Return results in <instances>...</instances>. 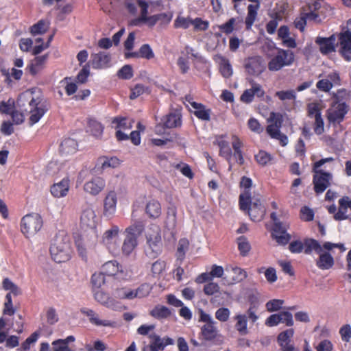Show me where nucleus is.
Wrapping results in <instances>:
<instances>
[{
    "instance_id": "37",
    "label": "nucleus",
    "mask_w": 351,
    "mask_h": 351,
    "mask_svg": "<svg viewBox=\"0 0 351 351\" xmlns=\"http://www.w3.org/2000/svg\"><path fill=\"white\" fill-rule=\"evenodd\" d=\"M242 20L239 18H231L226 23L219 25V29L226 34H231L234 29V26L241 23Z\"/></svg>"
},
{
    "instance_id": "46",
    "label": "nucleus",
    "mask_w": 351,
    "mask_h": 351,
    "mask_svg": "<svg viewBox=\"0 0 351 351\" xmlns=\"http://www.w3.org/2000/svg\"><path fill=\"white\" fill-rule=\"evenodd\" d=\"M255 159L260 165L265 166L272 160L273 157L267 152L261 150L255 155Z\"/></svg>"
},
{
    "instance_id": "20",
    "label": "nucleus",
    "mask_w": 351,
    "mask_h": 351,
    "mask_svg": "<svg viewBox=\"0 0 351 351\" xmlns=\"http://www.w3.org/2000/svg\"><path fill=\"white\" fill-rule=\"evenodd\" d=\"M226 270L232 275L230 279H228V277L224 278L230 284L241 282L247 276V272L244 269L237 266L228 265L226 267Z\"/></svg>"
},
{
    "instance_id": "26",
    "label": "nucleus",
    "mask_w": 351,
    "mask_h": 351,
    "mask_svg": "<svg viewBox=\"0 0 351 351\" xmlns=\"http://www.w3.org/2000/svg\"><path fill=\"white\" fill-rule=\"evenodd\" d=\"M215 60L219 64V71L224 77L228 78L232 75V68L228 59L221 55H217L215 56Z\"/></svg>"
},
{
    "instance_id": "36",
    "label": "nucleus",
    "mask_w": 351,
    "mask_h": 351,
    "mask_svg": "<svg viewBox=\"0 0 351 351\" xmlns=\"http://www.w3.org/2000/svg\"><path fill=\"white\" fill-rule=\"evenodd\" d=\"M138 245L137 239L129 237L125 234V238L123 241L121 251L123 254L128 256L130 255Z\"/></svg>"
},
{
    "instance_id": "43",
    "label": "nucleus",
    "mask_w": 351,
    "mask_h": 351,
    "mask_svg": "<svg viewBox=\"0 0 351 351\" xmlns=\"http://www.w3.org/2000/svg\"><path fill=\"white\" fill-rule=\"evenodd\" d=\"M119 271V266L117 261H108L103 265L102 272L107 276H116Z\"/></svg>"
},
{
    "instance_id": "13",
    "label": "nucleus",
    "mask_w": 351,
    "mask_h": 351,
    "mask_svg": "<svg viewBox=\"0 0 351 351\" xmlns=\"http://www.w3.org/2000/svg\"><path fill=\"white\" fill-rule=\"evenodd\" d=\"M348 111V106L344 102L336 101L327 110V118L330 123H341Z\"/></svg>"
},
{
    "instance_id": "14",
    "label": "nucleus",
    "mask_w": 351,
    "mask_h": 351,
    "mask_svg": "<svg viewBox=\"0 0 351 351\" xmlns=\"http://www.w3.org/2000/svg\"><path fill=\"white\" fill-rule=\"evenodd\" d=\"M158 6V3L153 1H145L140 0L138 1V7L141 9V16L132 21V25H137L139 23H146L147 25L149 22L150 16L148 13H152L156 11V8Z\"/></svg>"
},
{
    "instance_id": "18",
    "label": "nucleus",
    "mask_w": 351,
    "mask_h": 351,
    "mask_svg": "<svg viewBox=\"0 0 351 351\" xmlns=\"http://www.w3.org/2000/svg\"><path fill=\"white\" fill-rule=\"evenodd\" d=\"M105 185L106 183L103 178L94 177L85 182L84 190L92 195H96L104 189Z\"/></svg>"
},
{
    "instance_id": "53",
    "label": "nucleus",
    "mask_w": 351,
    "mask_h": 351,
    "mask_svg": "<svg viewBox=\"0 0 351 351\" xmlns=\"http://www.w3.org/2000/svg\"><path fill=\"white\" fill-rule=\"evenodd\" d=\"M284 300H280V299H274L268 301L266 304V308L269 312H274L280 310L283 304Z\"/></svg>"
},
{
    "instance_id": "35",
    "label": "nucleus",
    "mask_w": 351,
    "mask_h": 351,
    "mask_svg": "<svg viewBox=\"0 0 351 351\" xmlns=\"http://www.w3.org/2000/svg\"><path fill=\"white\" fill-rule=\"evenodd\" d=\"M47 58L48 56L47 54L36 57L29 66L31 74L34 75L37 74L43 68Z\"/></svg>"
},
{
    "instance_id": "25",
    "label": "nucleus",
    "mask_w": 351,
    "mask_h": 351,
    "mask_svg": "<svg viewBox=\"0 0 351 351\" xmlns=\"http://www.w3.org/2000/svg\"><path fill=\"white\" fill-rule=\"evenodd\" d=\"M94 296L95 299L102 305L114 310L117 309L118 306L117 302L103 291L98 290L95 291Z\"/></svg>"
},
{
    "instance_id": "31",
    "label": "nucleus",
    "mask_w": 351,
    "mask_h": 351,
    "mask_svg": "<svg viewBox=\"0 0 351 351\" xmlns=\"http://www.w3.org/2000/svg\"><path fill=\"white\" fill-rule=\"evenodd\" d=\"M77 143L73 138L64 139L60 146V152L63 155H69L74 154L77 151Z\"/></svg>"
},
{
    "instance_id": "8",
    "label": "nucleus",
    "mask_w": 351,
    "mask_h": 351,
    "mask_svg": "<svg viewBox=\"0 0 351 351\" xmlns=\"http://www.w3.org/2000/svg\"><path fill=\"white\" fill-rule=\"evenodd\" d=\"M43 226V219L40 215L32 213L25 215L21 221V229L26 237L35 235Z\"/></svg>"
},
{
    "instance_id": "40",
    "label": "nucleus",
    "mask_w": 351,
    "mask_h": 351,
    "mask_svg": "<svg viewBox=\"0 0 351 351\" xmlns=\"http://www.w3.org/2000/svg\"><path fill=\"white\" fill-rule=\"evenodd\" d=\"M259 8V5L250 4L247 7V16L245 19V24L247 29H250L253 25L257 15V11Z\"/></svg>"
},
{
    "instance_id": "4",
    "label": "nucleus",
    "mask_w": 351,
    "mask_h": 351,
    "mask_svg": "<svg viewBox=\"0 0 351 351\" xmlns=\"http://www.w3.org/2000/svg\"><path fill=\"white\" fill-rule=\"evenodd\" d=\"M50 254L56 263L67 261L71 254L69 238L64 234L57 235L50 246Z\"/></svg>"
},
{
    "instance_id": "33",
    "label": "nucleus",
    "mask_w": 351,
    "mask_h": 351,
    "mask_svg": "<svg viewBox=\"0 0 351 351\" xmlns=\"http://www.w3.org/2000/svg\"><path fill=\"white\" fill-rule=\"evenodd\" d=\"M304 252L305 254H310L312 252H315L317 254H319L323 250H326L324 247V245L321 244L315 239H307L304 243Z\"/></svg>"
},
{
    "instance_id": "10",
    "label": "nucleus",
    "mask_w": 351,
    "mask_h": 351,
    "mask_svg": "<svg viewBox=\"0 0 351 351\" xmlns=\"http://www.w3.org/2000/svg\"><path fill=\"white\" fill-rule=\"evenodd\" d=\"M199 321L204 323L201 328V335L206 341L213 340L220 336L217 323L208 313L200 312Z\"/></svg>"
},
{
    "instance_id": "27",
    "label": "nucleus",
    "mask_w": 351,
    "mask_h": 351,
    "mask_svg": "<svg viewBox=\"0 0 351 351\" xmlns=\"http://www.w3.org/2000/svg\"><path fill=\"white\" fill-rule=\"evenodd\" d=\"M176 209L175 207H169L167 210L165 221V228L170 231L171 235L174 237L175 230L177 225Z\"/></svg>"
},
{
    "instance_id": "48",
    "label": "nucleus",
    "mask_w": 351,
    "mask_h": 351,
    "mask_svg": "<svg viewBox=\"0 0 351 351\" xmlns=\"http://www.w3.org/2000/svg\"><path fill=\"white\" fill-rule=\"evenodd\" d=\"M193 24V19L189 17L178 16L174 21L176 28L187 29Z\"/></svg>"
},
{
    "instance_id": "17",
    "label": "nucleus",
    "mask_w": 351,
    "mask_h": 351,
    "mask_svg": "<svg viewBox=\"0 0 351 351\" xmlns=\"http://www.w3.org/2000/svg\"><path fill=\"white\" fill-rule=\"evenodd\" d=\"M90 235L89 234H82L81 238L75 241L79 255L84 259L86 260L88 254V249L93 248L97 241L93 243H90Z\"/></svg>"
},
{
    "instance_id": "32",
    "label": "nucleus",
    "mask_w": 351,
    "mask_h": 351,
    "mask_svg": "<svg viewBox=\"0 0 351 351\" xmlns=\"http://www.w3.org/2000/svg\"><path fill=\"white\" fill-rule=\"evenodd\" d=\"M164 125L167 128H176L181 125V114L180 112H170L163 121Z\"/></svg>"
},
{
    "instance_id": "63",
    "label": "nucleus",
    "mask_w": 351,
    "mask_h": 351,
    "mask_svg": "<svg viewBox=\"0 0 351 351\" xmlns=\"http://www.w3.org/2000/svg\"><path fill=\"white\" fill-rule=\"evenodd\" d=\"M294 330L293 328L288 329L285 331L280 332L278 336V343L291 341V339L293 336Z\"/></svg>"
},
{
    "instance_id": "38",
    "label": "nucleus",
    "mask_w": 351,
    "mask_h": 351,
    "mask_svg": "<svg viewBox=\"0 0 351 351\" xmlns=\"http://www.w3.org/2000/svg\"><path fill=\"white\" fill-rule=\"evenodd\" d=\"M237 321L235 324V328L237 330L241 335H246L247 333V316L243 314L237 315L234 317Z\"/></svg>"
},
{
    "instance_id": "56",
    "label": "nucleus",
    "mask_w": 351,
    "mask_h": 351,
    "mask_svg": "<svg viewBox=\"0 0 351 351\" xmlns=\"http://www.w3.org/2000/svg\"><path fill=\"white\" fill-rule=\"evenodd\" d=\"M51 344L53 351H73L62 339L53 341Z\"/></svg>"
},
{
    "instance_id": "16",
    "label": "nucleus",
    "mask_w": 351,
    "mask_h": 351,
    "mask_svg": "<svg viewBox=\"0 0 351 351\" xmlns=\"http://www.w3.org/2000/svg\"><path fill=\"white\" fill-rule=\"evenodd\" d=\"M110 55L105 51L92 53L89 64L95 69H103L110 66Z\"/></svg>"
},
{
    "instance_id": "2",
    "label": "nucleus",
    "mask_w": 351,
    "mask_h": 351,
    "mask_svg": "<svg viewBox=\"0 0 351 351\" xmlns=\"http://www.w3.org/2000/svg\"><path fill=\"white\" fill-rule=\"evenodd\" d=\"M334 161L332 157L321 159L313 165V171L314 189L317 193H323L330 185L332 176L330 173L326 172V167H323L327 162Z\"/></svg>"
},
{
    "instance_id": "34",
    "label": "nucleus",
    "mask_w": 351,
    "mask_h": 351,
    "mask_svg": "<svg viewBox=\"0 0 351 351\" xmlns=\"http://www.w3.org/2000/svg\"><path fill=\"white\" fill-rule=\"evenodd\" d=\"M143 222L141 221H136L125 229V232L126 235L137 239L143 232Z\"/></svg>"
},
{
    "instance_id": "7",
    "label": "nucleus",
    "mask_w": 351,
    "mask_h": 351,
    "mask_svg": "<svg viewBox=\"0 0 351 351\" xmlns=\"http://www.w3.org/2000/svg\"><path fill=\"white\" fill-rule=\"evenodd\" d=\"M239 205L242 210H247L251 219L254 221H260L263 219L265 208L259 199L251 203L250 195L248 192L240 195Z\"/></svg>"
},
{
    "instance_id": "1",
    "label": "nucleus",
    "mask_w": 351,
    "mask_h": 351,
    "mask_svg": "<svg viewBox=\"0 0 351 351\" xmlns=\"http://www.w3.org/2000/svg\"><path fill=\"white\" fill-rule=\"evenodd\" d=\"M17 105L23 112L30 114V125L38 122L47 111L43 93L38 88L22 93L17 100Z\"/></svg>"
},
{
    "instance_id": "24",
    "label": "nucleus",
    "mask_w": 351,
    "mask_h": 351,
    "mask_svg": "<svg viewBox=\"0 0 351 351\" xmlns=\"http://www.w3.org/2000/svg\"><path fill=\"white\" fill-rule=\"evenodd\" d=\"M319 258L316 261V265L322 270L329 269L334 265V258L328 252L322 251L318 254Z\"/></svg>"
},
{
    "instance_id": "45",
    "label": "nucleus",
    "mask_w": 351,
    "mask_h": 351,
    "mask_svg": "<svg viewBox=\"0 0 351 351\" xmlns=\"http://www.w3.org/2000/svg\"><path fill=\"white\" fill-rule=\"evenodd\" d=\"M49 27L48 23L44 20H40L37 23L32 25L30 32L32 35L45 34Z\"/></svg>"
},
{
    "instance_id": "41",
    "label": "nucleus",
    "mask_w": 351,
    "mask_h": 351,
    "mask_svg": "<svg viewBox=\"0 0 351 351\" xmlns=\"http://www.w3.org/2000/svg\"><path fill=\"white\" fill-rule=\"evenodd\" d=\"M172 19V14L167 13H160L150 16L149 22L148 26L153 27L158 22L161 23H168Z\"/></svg>"
},
{
    "instance_id": "28",
    "label": "nucleus",
    "mask_w": 351,
    "mask_h": 351,
    "mask_svg": "<svg viewBox=\"0 0 351 351\" xmlns=\"http://www.w3.org/2000/svg\"><path fill=\"white\" fill-rule=\"evenodd\" d=\"M348 196H343L339 200V208L337 213L334 215V219L336 221L346 220L349 218L347 214L348 209L349 208L348 204Z\"/></svg>"
},
{
    "instance_id": "42",
    "label": "nucleus",
    "mask_w": 351,
    "mask_h": 351,
    "mask_svg": "<svg viewBox=\"0 0 351 351\" xmlns=\"http://www.w3.org/2000/svg\"><path fill=\"white\" fill-rule=\"evenodd\" d=\"M150 342L147 345L151 348H154L158 351H163L165 350V345L163 344L162 338L156 333H152L149 335Z\"/></svg>"
},
{
    "instance_id": "50",
    "label": "nucleus",
    "mask_w": 351,
    "mask_h": 351,
    "mask_svg": "<svg viewBox=\"0 0 351 351\" xmlns=\"http://www.w3.org/2000/svg\"><path fill=\"white\" fill-rule=\"evenodd\" d=\"M40 335V332L38 331H36L32 333L26 340L22 343L21 347L19 349V351H27L32 343H35L38 337Z\"/></svg>"
},
{
    "instance_id": "47",
    "label": "nucleus",
    "mask_w": 351,
    "mask_h": 351,
    "mask_svg": "<svg viewBox=\"0 0 351 351\" xmlns=\"http://www.w3.org/2000/svg\"><path fill=\"white\" fill-rule=\"evenodd\" d=\"M152 289V285L148 283L142 284L134 289L135 298H141L147 296Z\"/></svg>"
},
{
    "instance_id": "3",
    "label": "nucleus",
    "mask_w": 351,
    "mask_h": 351,
    "mask_svg": "<svg viewBox=\"0 0 351 351\" xmlns=\"http://www.w3.org/2000/svg\"><path fill=\"white\" fill-rule=\"evenodd\" d=\"M145 237V254L151 258H154L161 253L162 249L161 229L160 226L156 224H151L146 230Z\"/></svg>"
},
{
    "instance_id": "9",
    "label": "nucleus",
    "mask_w": 351,
    "mask_h": 351,
    "mask_svg": "<svg viewBox=\"0 0 351 351\" xmlns=\"http://www.w3.org/2000/svg\"><path fill=\"white\" fill-rule=\"evenodd\" d=\"M271 218L274 221L272 237L280 245H286L291 239V235L287 232L289 224L286 221H281L275 213L271 214Z\"/></svg>"
},
{
    "instance_id": "30",
    "label": "nucleus",
    "mask_w": 351,
    "mask_h": 351,
    "mask_svg": "<svg viewBox=\"0 0 351 351\" xmlns=\"http://www.w3.org/2000/svg\"><path fill=\"white\" fill-rule=\"evenodd\" d=\"M215 143L219 147V154L230 162L232 150L230 147L229 143L224 140V136H217L215 140Z\"/></svg>"
},
{
    "instance_id": "44",
    "label": "nucleus",
    "mask_w": 351,
    "mask_h": 351,
    "mask_svg": "<svg viewBox=\"0 0 351 351\" xmlns=\"http://www.w3.org/2000/svg\"><path fill=\"white\" fill-rule=\"evenodd\" d=\"M115 294L119 299L133 300L135 298L134 289L128 287L117 289Z\"/></svg>"
},
{
    "instance_id": "59",
    "label": "nucleus",
    "mask_w": 351,
    "mask_h": 351,
    "mask_svg": "<svg viewBox=\"0 0 351 351\" xmlns=\"http://www.w3.org/2000/svg\"><path fill=\"white\" fill-rule=\"evenodd\" d=\"M166 267L165 262L161 260H158L154 262L152 265V272L154 276H158L165 270Z\"/></svg>"
},
{
    "instance_id": "23",
    "label": "nucleus",
    "mask_w": 351,
    "mask_h": 351,
    "mask_svg": "<svg viewBox=\"0 0 351 351\" xmlns=\"http://www.w3.org/2000/svg\"><path fill=\"white\" fill-rule=\"evenodd\" d=\"M145 213L152 219L158 218L162 213L160 203L155 199L148 200L145 206Z\"/></svg>"
},
{
    "instance_id": "62",
    "label": "nucleus",
    "mask_w": 351,
    "mask_h": 351,
    "mask_svg": "<svg viewBox=\"0 0 351 351\" xmlns=\"http://www.w3.org/2000/svg\"><path fill=\"white\" fill-rule=\"evenodd\" d=\"M70 78L65 77L64 80L61 82L64 84V89L68 95H71L74 94L77 88L76 84L70 82Z\"/></svg>"
},
{
    "instance_id": "61",
    "label": "nucleus",
    "mask_w": 351,
    "mask_h": 351,
    "mask_svg": "<svg viewBox=\"0 0 351 351\" xmlns=\"http://www.w3.org/2000/svg\"><path fill=\"white\" fill-rule=\"evenodd\" d=\"M230 315V310L227 308H220L215 312L216 319L222 322L228 321Z\"/></svg>"
},
{
    "instance_id": "11",
    "label": "nucleus",
    "mask_w": 351,
    "mask_h": 351,
    "mask_svg": "<svg viewBox=\"0 0 351 351\" xmlns=\"http://www.w3.org/2000/svg\"><path fill=\"white\" fill-rule=\"evenodd\" d=\"M120 232L121 230L117 226L112 225L104 232L102 236V243L114 255H117L119 252Z\"/></svg>"
},
{
    "instance_id": "54",
    "label": "nucleus",
    "mask_w": 351,
    "mask_h": 351,
    "mask_svg": "<svg viewBox=\"0 0 351 351\" xmlns=\"http://www.w3.org/2000/svg\"><path fill=\"white\" fill-rule=\"evenodd\" d=\"M315 119L313 125L314 132L316 134L320 135L324 132V123L321 114H317Z\"/></svg>"
},
{
    "instance_id": "60",
    "label": "nucleus",
    "mask_w": 351,
    "mask_h": 351,
    "mask_svg": "<svg viewBox=\"0 0 351 351\" xmlns=\"http://www.w3.org/2000/svg\"><path fill=\"white\" fill-rule=\"evenodd\" d=\"M106 278H105V274L101 271L99 273H95L91 278V282L97 288L100 287L101 285H103L105 283Z\"/></svg>"
},
{
    "instance_id": "29",
    "label": "nucleus",
    "mask_w": 351,
    "mask_h": 351,
    "mask_svg": "<svg viewBox=\"0 0 351 351\" xmlns=\"http://www.w3.org/2000/svg\"><path fill=\"white\" fill-rule=\"evenodd\" d=\"M191 106L194 109V114L199 119L209 121L210 119V110L200 103L192 102Z\"/></svg>"
},
{
    "instance_id": "5",
    "label": "nucleus",
    "mask_w": 351,
    "mask_h": 351,
    "mask_svg": "<svg viewBox=\"0 0 351 351\" xmlns=\"http://www.w3.org/2000/svg\"><path fill=\"white\" fill-rule=\"evenodd\" d=\"M294 61L295 55L292 51L277 48L276 53L269 56L267 67L269 71L277 72L284 67L291 66Z\"/></svg>"
},
{
    "instance_id": "64",
    "label": "nucleus",
    "mask_w": 351,
    "mask_h": 351,
    "mask_svg": "<svg viewBox=\"0 0 351 351\" xmlns=\"http://www.w3.org/2000/svg\"><path fill=\"white\" fill-rule=\"evenodd\" d=\"M341 339L343 341L348 342L351 339V326L349 324L343 326L340 330Z\"/></svg>"
},
{
    "instance_id": "12",
    "label": "nucleus",
    "mask_w": 351,
    "mask_h": 351,
    "mask_svg": "<svg viewBox=\"0 0 351 351\" xmlns=\"http://www.w3.org/2000/svg\"><path fill=\"white\" fill-rule=\"evenodd\" d=\"M134 121L125 117H115L112 121V127L116 129V137L119 141L129 138L128 132L132 129Z\"/></svg>"
},
{
    "instance_id": "55",
    "label": "nucleus",
    "mask_w": 351,
    "mask_h": 351,
    "mask_svg": "<svg viewBox=\"0 0 351 351\" xmlns=\"http://www.w3.org/2000/svg\"><path fill=\"white\" fill-rule=\"evenodd\" d=\"M238 247L243 256H245L250 250V245L244 237L238 238Z\"/></svg>"
},
{
    "instance_id": "6",
    "label": "nucleus",
    "mask_w": 351,
    "mask_h": 351,
    "mask_svg": "<svg viewBox=\"0 0 351 351\" xmlns=\"http://www.w3.org/2000/svg\"><path fill=\"white\" fill-rule=\"evenodd\" d=\"M97 219L95 210L90 207L84 208L80 217V228L82 234L90 235L91 244L97 241Z\"/></svg>"
},
{
    "instance_id": "49",
    "label": "nucleus",
    "mask_w": 351,
    "mask_h": 351,
    "mask_svg": "<svg viewBox=\"0 0 351 351\" xmlns=\"http://www.w3.org/2000/svg\"><path fill=\"white\" fill-rule=\"evenodd\" d=\"M339 43L341 49L351 47V31L346 30L339 35Z\"/></svg>"
},
{
    "instance_id": "39",
    "label": "nucleus",
    "mask_w": 351,
    "mask_h": 351,
    "mask_svg": "<svg viewBox=\"0 0 351 351\" xmlns=\"http://www.w3.org/2000/svg\"><path fill=\"white\" fill-rule=\"evenodd\" d=\"M150 315L156 319H165L170 316L171 311L165 306L158 305L151 311Z\"/></svg>"
},
{
    "instance_id": "15",
    "label": "nucleus",
    "mask_w": 351,
    "mask_h": 351,
    "mask_svg": "<svg viewBox=\"0 0 351 351\" xmlns=\"http://www.w3.org/2000/svg\"><path fill=\"white\" fill-rule=\"evenodd\" d=\"M244 67L248 74L254 76L259 75L265 69L263 59L260 56H254L246 59Z\"/></svg>"
},
{
    "instance_id": "52",
    "label": "nucleus",
    "mask_w": 351,
    "mask_h": 351,
    "mask_svg": "<svg viewBox=\"0 0 351 351\" xmlns=\"http://www.w3.org/2000/svg\"><path fill=\"white\" fill-rule=\"evenodd\" d=\"M140 58L150 60L154 58V53L148 44L143 45L139 49Z\"/></svg>"
},
{
    "instance_id": "58",
    "label": "nucleus",
    "mask_w": 351,
    "mask_h": 351,
    "mask_svg": "<svg viewBox=\"0 0 351 351\" xmlns=\"http://www.w3.org/2000/svg\"><path fill=\"white\" fill-rule=\"evenodd\" d=\"M192 25L195 31H205L208 28L209 23L207 21H203L200 18H195L193 19Z\"/></svg>"
},
{
    "instance_id": "19",
    "label": "nucleus",
    "mask_w": 351,
    "mask_h": 351,
    "mask_svg": "<svg viewBox=\"0 0 351 351\" xmlns=\"http://www.w3.org/2000/svg\"><path fill=\"white\" fill-rule=\"evenodd\" d=\"M117 197L114 191H110L104 201V215L112 217L116 212Z\"/></svg>"
},
{
    "instance_id": "21",
    "label": "nucleus",
    "mask_w": 351,
    "mask_h": 351,
    "mask_svg": "<svg viewBox=\"0 0 351 351\" xmlns=\"http://www.w3.org/2000/svg\"><path fill=\"white\" fill-rule=\"evenodd\" d=\"M69 188L70 180L66 177L60 182L54 184L51 187V193L55 197H63L67 195Z\"/></svg>"
},
{
    "instance_id": "22",
    "label": "nucleus",
    "mask_w": 351,
    "mask_h": 351,
    "mask_svg": "<svg viewBox=\"0 0 351 351\" xmlns=\"http://www.w3.org/2000/svg\"><path fill=\"white\" fill-rule=\"evenodd\" d=\"M335 41L334 36L328 38L318 36L315 39V43L319 45V51L323 54H328L335 51Z\"/></svg>"
},
{
    "instance_id": "57",
    "label": "nucleus",
    "mask_w": 351,
    "mask_h": 351,
    "mask_svg": "<svg viewBox=\"0 0 351 351\" xmlns=\"http://www.w3.org/2000/svg\"><path fill=\"white\" fill-rule=\"evenodd\" d=\"M88 125L94 136L97 137L101 136L103 132V126L100 123L95 120H90L88 123Z\"/></svg>"
},
{
    "instance_id": "51",
    "label": "nucleus",
    "mask_w": 351,
    "mask_h": 351,
    "mask_svg": "<svg viewBox=\"0 0 351 351\" xmlns=\"http://www.w3.org/2000/svg\"><path fill=\"white\" fill-rule=\"evenodd\" d=\"M3 288L5 290L10 291L14 295L21 294L20 289L8 278L3 280Z\"/></svg>"
}]
</instances>
